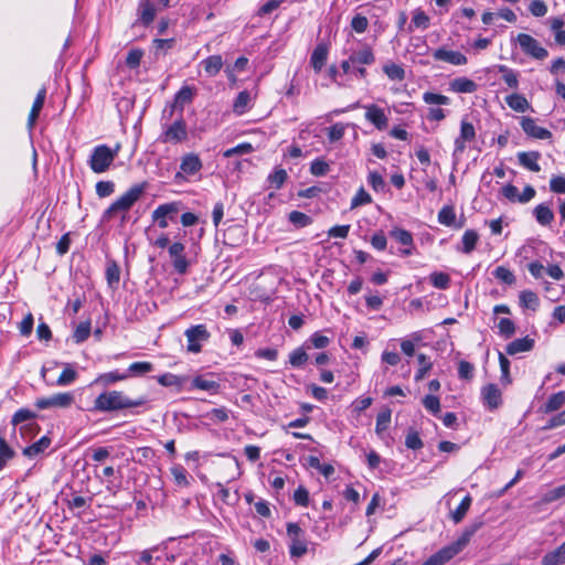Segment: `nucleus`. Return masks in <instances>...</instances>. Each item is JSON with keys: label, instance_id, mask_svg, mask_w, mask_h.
<instances>
[{"label": "nucleus", "instance_id": "obj_23", "mask_svg": "<svg viewBox=\"0 0 565 565\" xmlns=\"http://www.w3.org/2000/svg\"><path fill=\"white\" fill-rule=\"evenodd\" d=\"M438 222L445 226H454L456 228H461L463 226L462 222L456 223V213L451 205H445L438 212Z\"/></svg>", "mask_w": 565, "mask_h": 565}, {"label": "nucleus", "instance_id": "obj_45", "mask_svg": "<svg viewBox=\"0 0 565 565\" xmlns=\"http://www.w3.org/2000/svg\"><path fill=\"white\" fill-rule=\"evenodd\" d=\"M249 102H250V95L247 90H243V92L238 93V95L234 102V105H233L234 111L238 115L244 114L247 109Z\"/></svg>", "mask_w": 565, "mask_h": 565}, {"label": "nucleus", "instance_id": "obj_48", "mask_svg": "<svg viewBox=\"0 0 565 565\" xmlns=\"http://www.w3.org/2000/svg\"><path fill=\"white\" fill-rule=\"evenodd\" d=\"M77 377V372L71 367L70 365H66L60 376L57 377L56 384L58 386H66L73 383Z\"/></svg>", "mask_w": 565, "mask_h": 565}, {"label": "nucleus", "instance_id": "obj_30", "mask_svg": "<svg viewBox=\"0 0 565 565\" xmlns=\"http://www.w3.org/2000/svg\"><path fill=\"white\" fill-rule=\"evenodd\" d=\"M193 93L189 86L182 87L174 97V103L170 107L169 115L172 116L175 108L183 109V106L192 100Z\"/></svg>", "mask_w": 565, "mask_h": 565}, {"label": "nucleus", "instance_id": "obj_16", "mask_svg": "<svg viewBox=\"0 0 565 565\" xmlns=\"http://www.w3.org/2000/svg\"><path fill=\"white\" fill-rule=\"evenodd\" d=\"M365 109V119L373 124L379 130L387 128L388 118L384 110L374 104L363 106Z\"/></svg>", "mask_w": 565, "mask_h": 565}, {"label": "nucleus", "instance_id": "obj_49", "mask_svg": "<svg viewBox=\"0 0 565 565\" xmlns=\"http://www.w3.org/2000/svg\"><path fill=\"white\" fill-rule=\"evenodd\" d=\"M89 334H90V322H88V321L81 322L76 327V329L73 333V339L76 343H82L88 339Z\"/></svg>", "mask_w": 565, "mask_h": 565}, {"label": "nucleus", "instance_id": "obj_24", "mask_svg": "<svg viewBox=\"0 0 565 565\" xmlns=\"http://www.w3.org/2000/svg\"><path fill=\"white\" fill-rule=\"evenodd\" d=\"M128 377H129L128 373H120L119 371L116 370V371H110V372L99 374L93 383L99 384L103 386H109L116 382L125 381Z\"/></svg>", "mask_w": 565, "mask_h": 565}, {"label": "nucleus", "instance_id": "obj_22", "mask_svg": "<svg viewBox=\"0 0 565 565\" xmlns=\"http://www.w3.org/2000/svg\"><path fill=\"white\" fill-rule=\"evenodd\" d=\"M51 445V439L47 436L41 437L38 441L23 448L22 454L28 458H34L43 454Z\"/></svg>", "mask_w": 565, "mask_h": 565}, {"label": "nucleus", "instance_id": "obj_60", "mask_svg": "<svg viewBox=\"0 0 565 565\" xmlns=\"http://www.w3.org/2000/svg\"><path fill=\"white\" fill-rule=\"evenodd\" d=\"M371 195L363 189L360 188L354 198L351 201V207H358L371 203Z\"/></svg>", "mask_w": 565, "mask_h": 565}, {"label": "nucleus", "instance_id": "obj_1", "mask_svg": "<svg viewBox=\"0 0 565 565\" xmlns=\"http://www.w3.org/2000/svg\"><path fill=\"white\" fill-rule=\"evenodd\" d=\"M147 403L145 397L129 398L121 391H108L99 394L94 401V409L98 412H117L135 408Z\"/></svg>", "mask_w": 565, "mask_h": 565}, {"label": "nucleus", "instance_id": "obj_3", "mask_svg": "<svg viewBox=\"0 0 565 565\" xmlns=\"http://www.w3.org/2000/svg\"><path fill=\"white\" fill-rule=\"evenodd\" d=\"M120 145L117 143L114 149L107 145L96 146L90 153L88 159V166L95 173H104L113 164L114 160L118 156Z\"/></svg>", "mask_w": 565, "mask_h": 565}, {"label": "nucleus", "instance_id": "obj_12", "mask_svg": "<svg viewBox=\"0 0 565 565\" xmlns=\"http://www.w3.org/2000/svg\"><path fill=\"white\" fill-rule=\"evenodd\" d=\"M184 335L188 340V351L192 353L201 352V342L210 339V332L204 324L192 326L185 330Z\"/></svg>", "mask_w": 565, "mask_h": 565}, {"label": "nucleus", "instance_id": "obj_35", "mask_svg": "<svg viewBox=\"0 0 565 565\" xmlns=\"http://www.w3.org/2000/svg\"><path fill=\"white\" fill-rule=\"evenodd\" d=\"M507 105L519 113H524L529 108L526 98L520 94H511L505 97Z\"/></svg>", "mask_w": 565, "mask_h": 565}, {"label": "nucleus", "instance_id": "obj_28", "mask_svg": "<svg viewBox=\"0 0 565 565\" xmlns=\"http://www.w3.org/2000/svg\"><path fill=\"white\" fill-rule=\"evenodd\" d=\"M327 57L328 49L322 44L317 45L310 57L311 66L316 72H320L322 70L327 62Z\"/></svg>", "mask_w": 565, "mask_h": 565}, {"label": "nucleus", "instance_id": "obj_27", "mask_svg": "<svg viewBox=\"0 0 565 565\" xmlns=\"http://www.w3.org/2000/svg\"><path fill=\"white\" fill-rule=\"evenodd\" d=\"M565 563V542L555 548L546 553L542 558V565H562Z\"/></svg>", "mask_w": 565, "mask_h": 565}, {"label": "nucleus", "instance_id": "obj_15", "mask_svg": "<svg viewBox=\"0 0 565 565\" xmlns=\"http://www.w3.org/2000/svg\"><path fill=\"white\" fill-rule=\"evenodd\" d=\"M435 61H441L451 65L460 66L467 64V56L459 51L447 50L445 46L433 52Z\"/></svg>", "mask_w": 565, "mask_h": 565}, {"label": "nucleus", "instance_id": "obj_2", "mask_svg": "<svg viewBox=\"0 0 565 565\" xmlns=\"http://www.w3.org/2000/svg\"><path fill=\"white\" fill-rule=\"evenodd\" d=\"M375 55L370 46L351 52L349 57L341 62V68L344 74L354 73L359 78H365L367 72L365 67L356 66V63L373 64Z\"/></svg>", "mask_w": 565, "mask_h": 565}, {"label": "nucleus", "instance_id": "obj_44", "mask_svg": "<svg viewBox=\"0 0 565 565\" xmlns=\"http://www.w3.org/2000/svg\"><path fill=\"white\" fill-rule=\"evenodd\" d=\"M14 450L8 445L4 437L0 435V470L14 457Z\"/></svg>", "mask_w": 565, "mask_h": 565}, {"label": "nucleus", "instance_id": "obj_46", "mask_svg": "<svg viewBox=\"0 0 565 565\" xmlns=\"http://www.w3.org/2000/svg\"><path fill=\"white\" fill-rule=\"evenodd\" d=\"M390 235L391 237H393L394 239H396L399 244L404 245V246H411L413 245V236L412 234L406 231V230H403V228H393L391 232H390Z\"/></svg>", "mask_w": 565, "mask_h": 565}, {"label": "nucleus", "instance_id": "obj_4", "mask_svg": "<svg viewBox=\"0 0 565 565\" xmlns=\"http://www.w3.org/2000/svg\"><path fill=\"white\" fill-rule=\"evenodd\" d=\"M483 526L482 520H476L465 527L461 535L451 544L438 551L445 562L458 555L470 542L471 537Z\"/></svg>", "mask_w": 565, "mask_h": 565}, {"label": "nucleus", "instance_id": "obj_59", "mask_svg": "<svg viewBox=\"0 0 565 565\" xmlns=\"http://www.w3.org/2000/svg\"><path fill=\"white\" fill-rule=\"evenodd\" d=\"M423 405L428 412H430L434 415L440 412V402L439 398L435 395H426L423 398Z\"/></svg>", "mask_w": 565, "mask_h": 565}, {"label": "nucleus", "instance_id": "obj_63", "mask_svg": "<svg viewBox=\"0 0 565 565\" xmlns=\"http://www.w3.org/2000/svg\"><path fill=\"white\" fill-rule=\"evenodd\" d=\"M367 182L376 192L383 191L385 188L384 179L375 171L369 173Z\"/></svg>", "mask_w": 565, "mask_h": 565}, {"label": "nucleus", "instance_id": "obj_6", "mask_svg": "<svg viewBox=\"0 0 565 565\" xmlns=\"http://www.w3.org/2000/svg\"><path fill=\"white\" fill-rule=\"evenodd\" d=\"M287 536L289 539V554L291 557H301L308 552V544L305 531L298 523L288 522L286 525Z\"/></svg>", "mask_w": 565, "mask_h": 565}, {"label": "nucleus", "instance_id": "obj_50", "mask_svg": "<svg viewBox=\"0 0 565 565\" xmlns=\"http://www.w3.org/2000/svg\"><path fill=\"white\" fill-rule=\"evenodd\" d=\"M287 177L288 175L285 169H276L273 173L268 175V182L270 183V186L278 190L286 182Z\"/></svg>", "mask_w": 565, "mask_h": 565}, {"label": "nucleus", "instance_id": "obj_64", "mask_svg": "<svg viewBox=\"0 0 565 565\" xmlns=\"http://www.w3.org/2000/svg\"><path fill=\"white\" fill-rule=\"evenodd\" d=\"M550 189L554 193H565V177H553L550 181Z\"/></svg>", "mask_w": 565, "mask_h": 565}, {"label": "nucleus", "instance_id": "obj_41", "mask_svg": "<svg viewBox=\"0 0 565 565\" xmlns=\"http://www.w3.org/2000/svg\"><path fill=\"white\" fill-rule=\"evenodd\" d=\"M308 358L309 356H308L307 352L305 351V348L300 347V348L295 349L289 354V363L291 364L292 367L300 369L306 364V362L308 361Z\"/></svg>", "mask_w": 565, "mask_h": 565}, {"label": "nucleus", "instance_id": "obj_53", "mask_svg": "<svg viewBox=\"0 0 565 565\" xmlns=\"http://www.w3.org/2000/svg\"><path fill=\"white\" fill-rule=\"evenodd\" d=\"M288 218L294 225L298 227H306L311 224V217L299 211L290 212Z\"/></svg>", "mask_w": 565, "mask_h": 565}, {"label": "nucleus", "instance_id": "obj_55", "mask_svg": "<svg viewBox=\"0 0 565 565\" xmlns=\"http://www.w3.org/2000/svg\"><path fill=\"white\" fill-rule=\"evenodd\" d=\"M565 497V483L559 486V487H556L550 491H547L543 498H542V502L543 503H551L553 501H556L561 498Z\"/></svg>", "mask_w": 565, "mask_h": 565}, {"label": "nucleus", "instance_id": "obj_42", "mask_svg": "<svg viewBox=\"0 0 565 565\" xmlns=\"http://www.w3.org/2000/svg\"><path fill=\"white\" fill-rule=\"evenodd\" d=\"M383 72L392 81H403L405 78V70L396 63L385 64Z\"/></svg>", "mask_w": 565, "mask_h": 565}, {"label": "nucleus", "instance_id": "obj_40", "mask_svg": "<svg viewBox=\"0 0 565 565\" xmlns=\"http://www.w3.org/2000/svg\"><path fill=\"white\" fill-rule=\"evenodd\" d=\"M153 371V364L151 362H134L129 365L126 373L129 374V376H141L143 374L150 373Z\"/></svg>", "mask_w": 565, "mask_h": 565}, {"label": "nucleus", "instance_id": "obj_5", "mask_svg": "<svg viewBox=\"0 0 565 565\" xmlns=\"http://www.w3.org/2000/svg\"><path fill=\"white\" fill-rule=\"evenodd\" d=\"M143 191V184L131 186L104 212L103 218L110 220L116 213L128 211L139 200Z\"/></svg>", "mask_w": 565, "mask_h": 565}, {"label": "nucleus", "instance_id": "obj_8", "mask_svg": "<svg viewBox=\"0 0 565 565\" xmlns=\"http://www.w3.org/2000/svg\"><path fill=\"white\" fill-rule=\"evenodd\" d=\"M516 42L519 43L523 53L535 60L542 61L548 56L547 50L543 47L540 42L530 34L520 33L516 36Z\"/></svg>", "mask_w": 565, "mask_h": 565}, {"label": "nucleus", "instance_id": "obj_37", "mask_svg": "<svg viewBox=\"0 0 565 565\" xmlns=\"http://www.w3.org/2000/svg\"><path fill=\"white\" fill-rule=\"evenodd\" d=\"M192 387L211 393H216L220 388V384L215 381L207 380L203 376H195L192 380Z\"/></svg>", "mask_w": 565, "mask_h": 565}, {"label": "nucleus", "instance_id": "obj_20", "mask_svg": "<svg viewBox=\"0 0 565 565\" xmlns=\"http://www.w3.org/2000/svg\"><path fill=\"white\" fill-rule=\"evenodd\" d=\"M449 86L450 90L465 94L475 93L478 88V85L467 77H456L450 82Z\"/></svg>", "mask_w": 565, "mask_h": 565}, {"label": "nucleus", "instance_id": "obj_61", "mask_svg": "<svg viewBox=\"0 0 565 565\" xmlns=\"http://www.w3.org/2000/svg\"><path fill=\"white\" fill-rule=\"evenodd\" d=\"M369 26V20L362 14H355L351 20V28L356 33H363Z\"/></svg>", "mask_w": 565, "mask_h": 565}, {"label": "nucleus", "instance_id": "obj_47", "mask_svg": "<svg viewBox=\"0 0 565 565\" xmlns=\"http://www.w3.org/2000/svg\"><path fill=\"white\" fill-rule=\"evenodd\" d=\"M493 276L498 280H500L507 285H513L515 282L514 274L509 268H507L504 266L497 267L493 271Z\"/></svg>", "mask_w": 565, "mask_h": 565}, {"label": "nucleus", "instance_id": "obj_11", "mask_svg": "<svg viewBox=\"0 0 565 565\" xmlns=\"http://www.w3.org/2000/svg\"><path fill=\"white\" fill-rule=\"evenodd\" d=\"M75 402V396L71 392L56 393L47 397H41L35 401L39 409L47 408H68Z\"/></svg>", "mask_w": 565, "mask_h": 565}, {"label": "nucleus", "instance_id": "obj_18", "mask_svg": "<svg viewBox=\"0 0 565 565\" xmlns=\"http://www.w3.org/2000/svg\"><path fill=\"white\" fill-rule=\"evenodd\" d=\"M202 169V161L195 153H186L182 157L180 163V172L177 173V178L181 175V172L186 175H193Z\"/></svg>", "mask_w": 565, "mask_h": 565}, {"label": "nucleus", "instance_id": "obj_36", "mask_svg": "<svg viewBox=\"0 0 565 565\" xmlns=\"http://www.w3.org/2000/svg\"><path fill=\"white\" fill-rule=\"evenodd\" d=\"M471 502H472V499L469 494H467L461 500V502L457 507V509L451 512V520L454 521V523L458 524L465 519L467 512L469 511V509L471 507Z\"/></svg>", "mask_w": 565, "mask_h": 565}, {"label": "nucleus", "instance_id": "obj_34", "mask_svg": "<svg viewBox=\"0 0 565 565\" xmlns=\"http://www.w3.org/2000/svg\"><path fill=\"white\" fill-rule=\"evenodd\" d=\"M139 13L141 22L148 25L156 17V9L149 0H141L139 3Z\"/></svg>", "mask_w": 565, "mask_h": 565}, {"label": "nucleus", "instance_id": "obj_21", "mask_svg": "<svg viewBox=\"0 0 565 565\" xmlns=\"http://www.w3.org/2000/svg\"><path fill=\"white\" fill-rule=\"evenodd\" d=\"M541 154L537 151L531 152H519L518 159L521 166L529 169L532 172H540L541 167L537 163Z\"/></svg>", "mask_w": 565, "mask_h": 565}, {"label": "nucleus", "instance_id": "obj_39", "mask_svg": "<svg viewBox=\"0 0 565 565\" xmlns=\"http://www.w3.org/2000/svg\"><path fill=\"white\" fill-rule=\"evenodd\" d=\"M498 71L502 73V78L510 88H518L519 78L515 71L509 68L507 65H499Z\"/></svg>", "mask_w": 565, "mask_h": 565}, {"label": "nucleus", "instance_id": "obj_62", "mask_svg": "<svg viewBox=\"0 0 565 565\" xmlns=\"http://www.w3.org/2000/svg\"><path fill=\"white\" fill-rule=\"evenodd\" d=\"M459 137L461 139L467 140L468 142L473 140L475 137H476V130H475L473 125L471 122L462 120L461 125H460V135H459Z\"/></svg>", "mask_w": 565, "mask_h": 565}, {"label": "nucleus", "instance_id": "obj_13", "mask_svg": "<svg viewBox=\"0 0 565 565\" xmlns=\"http://www.w3.org/2000/svg\"><path fill=\"white\" fill-rule=\"evenodd\" d=\"M184 250L185 246L181 242H174L168 248L169 257L172 260V266L174 270L180 275H184L188 271L190 265L184 255Z\"/></svg>", "mask_w": 565, "mask_h": 565}, {"label": "nucleus", "instance_id": "obj_57", "mask_svg": "<svg viewBox=\"0 0 565 565\" xmlns=\"http://www.w3.org/2000/svg\"><path fill=\"white\" fill-rule=\"evenodd\" d=\"M430 281L434 287L438 289H447L449 287L450 278L445 273H434L430 275Z\"/></svg>", "mask_w": 565, "mask_h": 565}, {"label": "nucleus", "instance_id": "obj_25", "mask_svg": "<svg viewBox=\"0 0 565 565\" xmlns=\"http://www.w3.org/2000/svg\"><path fill=\"white\" fill-rule=\"evenodd\" d=\"M204 72L207 76H216L223 67V60L221 55H211L201 62Z\"/></svg>", "mask_w": 565, "mask_h": 565}, {"label": "nucleus", "instance_id": "obj_56", "mask_svg": "<svg viewBox=\"0 0 565 565\" xmlns=\"http://www.w3.org/2000/svg\"><path fill=\"white\" fill-rule=\"evenodd\" d=\"M329 163L322 159H316L311 162L310 172L316 177L326 175L329 171Z\"/></svg>", "mask_w": 565, "mask_h": 565}, {"label": "nucleus", "instance_id": "obj_9", "mask_svg": "<svg viewBox=\"0 0 565 565\" xmlns=\"http://www.w3.org/2000/svg\"><path fill=\"white\" fill-rule=\"evenodd\" d=\"M33 418H35V413L26 408H21L14 413L11 423L13 426L21 425L20 434L23 437H33L39 430L38 424L32 422Z\"/></svg>", "mask_w": 565, "mask_h": 565}, {"label": "nucleus", "instance_id": "obj_26", "mask_svg": "<svg viewBox=\"0 0 565 565\" xmlns=\"http://www.w3.org/2000/svg\"><path fill=\"white\" fill-rule=\"evenodd\" d=\"M565 405V391L552 394L544 406L541 407L543 413H553L561 409Z\"/></svg>", "mask_w": 565, "mask_h": 565}, {"label": "nucleus", "instance_id": "obj_38", "mask_svg": "<svg viewBox=\"0 0 565 565\" xmlns=\"http://www.w3.org/2000/svg\"><path fill=\"white\" fill-rule=\"evenodd\" d=\"M417 361L419 364V369L417 370V372L415 374V381L419 382V381L424 380L426 374L431 370L433 362L424 353L417 354Z\"/></svg>", "mask_w": 565, "mask_h": 565}, {"label": "nucleus", "instance_id": "obj_32", "mask_svg": "<svg viewBox=\"0 0 565 565\" xmlns=\"http://www.w3.org/2000/svg\"><path fill=\"white\" fill-rule=\"evenodd\" d=\"M106 280L111 289H116L120 280V267L114 260L107 263L106 267Z\"/></svg>", "mask_w": 565, "mask_h": 565}, {"label": "nucleus", "instance_id": "obj_17", "mask_svg": "<svg viewBox=\"0 0 565 565\" xmlns=\"http://www.w3.org/2000/svg\"><path fill=\"white\" fill-rule=\"evenodd\" d=\"M521 127L523 131L535 139H550L552 137V132L543 127L536 125V121L531 117H522Z\"/></svg>", "mask_w": 565, "mask_h": 565}, {"label": "nucleus", "instance_id": "obj_43", "mask_svg": "<svg viewBox=\"0 0 565 565\" xmlns=\"http://www.w3.org/2000/svg\"><path fill=\"white\" fill-rule=\"evenodd\" d=\"M429 17L422 10L417 9L413 13L409 31L415 26L417 29L426 30L429 26Z\"/></svg>", "mask_w": 565, "mask_h": 565}, {"label": "nucleus", "instance_id": "obj_33", "mask_svg": "<svg viewBox=\"0 0 565 565\" xmlns=\"http://www.w3.org/2000/svg\"><path fill=\"white\" fill-rule=\"evenodd\" d=\"M533 213L537 223L543 226L550 225L554 220L553 211L545 204H539Z\"/></svg>", "mask_w": 565, "mask_h": 565}, {"label": "nucleus", "instance_id": "obj_7", "mask_svg": "<svg viewBox=\"0 0 565 565\" xmlns=\"http://www.w3.org/2000/svg\"><path fill=\"white\" fill-rule=\"evenodd\" d=\"M181 209L182 203L178 201L160 204L153 210L151 214L152 221L160 228H167L170 221L174 222L177 220Z\"/></svg>", "mask_w": 565, "mask_h": 565}, {"label": "nucleus", "instance_id": "obj_29", "mask_svg": "<svg viewBox=\"0 0 565 565\" xmlns=\"http://www.w3.org/2000/svg\"><path fill=\"white\" fill-rule=\"evenodd\" d=\"M519 302L522 308L536 311L540 307V299L532 290H523L520 292Z\"/></svg>", "mask_w": 565, "mask_h": 565}, {"label": "nucleus", "instance_id": "obj_19", "mask_svg": "<svg viewBox=\"0 0 565 565\" xmlns=\"http://www.w3.org/2000/svg\"><path fill=\"white\" fill-rule=\"evenodd\" d=\"M534 339L530 337L515 339L507 345L505 351L509 355L529 352L534 348Z\"/></svg>", "mask_w": 565, "mask_h": 565}, {"label": "nucleus", "instance_id": "obj_31", "mask_svg": "<svg viewBox=\"0 0 565 565\" xmlns=\"http://www.w3.org/2000/svg\"><path fill=\"white\" fill-rule=\"evenodd\" d=\"M479 241V234L475 230H467L461 238L462 247L458 248L463 254H470Z\"/></svg>", "mask_w": 565, "mask_h": 565}, {"label": "nucleus", "instance_id": "obj_14", "mask_svg": "<svg viewBox=\"0 0 565 565\" xmlns=\"http://www.w3.org/2000/svg\"><path fill=\"white\" fill-rule=\"evenodd\" d=\"M481 397L489 411L499 408L502 404V393L497 384H487L481 388Z\"/></svg>", "mask_w": 565, "mask_h": 565}, {"label": "nucleus", "instance_id": "obj_10", "mask_svg": "<svg viewBox=\"0 0 565 565\" xmlns=\"http://www.w3.org/2000/svg\"><path fill=\"white\" fill-rule=\"evenodd\" d=\"M188 138L186 124L182 117L170 126L164 127L159 140L163 143H179Z\"/></svg>", "mask_w": 565, "mask_h": 565}, {"label": "nucleus", "instance_id": "obj_52", "mask_svg": "<svg viewBox=\"0 0 565 565\" xmlns=\"http://www.w3.org/2000/svg\"><path fill=\"white\" fill-rule=\"evenodd\" d=\"M253 150L254 148L249 142H243L233 148L226 149L223 152V157L231 158L233 156L247 154L250 153Z\"/></svg>", "mask_w": 565, "mask_h": 565}, {"label": "nucleus", "instance_id": "obj_54", "mask_svg": "<svg viewBox=\"0 0 565 565\" xmlns=\"http://www.w3.org/2000/svg\"><path fill=\"white\" fill-rule=\"evenodd\" d=\"M499 332L505 339L511 338L515 333V324L512 320L508 318H502L498 324Z\"/></svg>", "mask_w": 565, "mask_h": 565}, {"label": "nucleus", "instance_id": "obj_51", "mask_svg": "<svg viewBox=\"0 0 565 565\" xmlns=\"http://www.w3.org/2000/svg\"><path fill=\"white\" fill-rule=\"evenodd\" d=\"M392 412L391 409H384L376 417L375 431L380 435L385 431L391 423Z\"/></svg>", "mask_w": 565, "mask_h": 565}, {"label": "nucleus", "instance_id": "obj_58", "mask_svg": "<svg viewBox=\"0 0 565 565\" xmlns=\"http://www.w3.org/2000/svg\"><path fill=\"white\" fill-rule=\"evenodd\" d=\"M423 99L426 104L429 105H447L449 104V98L441 94L427 92L423 95Z\"/></svg>", "mask_w": 565, "mask_h": 565}]
</instances>
